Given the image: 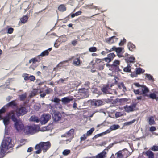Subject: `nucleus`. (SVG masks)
Segmentation results:
<instances>
[{"mask_svg": "<svg viewBox=\"0 0 158 158\" xmlns=\"http://www.w3.org/2000/svg\"><path fill=\"white\" fill-rule=\"evenodd\" d=\"M37 127L35 126H27L25 127L24 131L27 134L33 135L36 132Z\"/></svg>", "mask_w": 158, "mask_h": 158, "instance_id": "5", "label": "nucleus"}, {"mask_svg": "<svg viewBox=\"0 0 158 158\" xmlns=\"http://www.w3.org/2000/svg\"><path fill=\"white\" fill-rule=\"evenodd\" d=\"M120 151L123 158H127L130 155V152L126 149H125Z\"/></svg>", "mask_w": 158, "mask_h": 158, "instance_id": "19", "label": "nucleus"}, {"mask_svg": "<svg viewBox=\"0 0 158 158\" xmlns=\"http://www.w3.org/2000/svg\"><path fill=\"white\" fill-rule=\"evenodd\" d=\"M14 30V29L12 27L9 28L7 29V33L8 34H11L13 32Z\"/></svg>", "mask_w": 158, "mask_h": 158, "instance_id": "55", "label": "nucleus"}, {"mask_svg": "<svg viewBox=\"0 0 158 158\" xmlns=\"http://www.w3.org/2000/svg\"><path fill=\"white\" fill-rule=\"evenodd\" d=\"M146 77H147L148 78V79L149 81H154V78L150 74H146Z\"/></svg>", "mask_w": 158, "mask_h": 158, "instance_id": "48", "label": "nucleus"}, {"mask_svg": "<svg viewBox=\"0 0 158 158\" xmlns=\"http://www.w3.org/2000/svg\"><path fill=\"white\" fill-rule=\"evenodd\" d=\"M61 114L59 112H55L54 113V115L53 116V120L55 122H57L61 120Z\"/></svg>", "mask_w": 158, "mask_h": 158, "instance_id": "14", "label": "nucleus"}, {"mask_svg": "<svg viewBox=\"0 0 158 158\" xmlns=\"http://www.w3.org/2000/svg\"><path fill=\"white\" fill-rule=\"evenodd\" d=\"M27 97V94L24 93L19 95V98L21 101H24Z\"/></svg>", "mask_w": 158, "mask_h": 158, "instance_id": "37", "label": "nucleus"}, {"mask_svg": "<svg viewBox=\"0 0 158 158\" xmlns=\"http://www.w3.org/2000/svg\"><path fill=\"white\" fill-rule=\"evenodd\" d=\"M120 61L117 60H115L112 64L109 65V69L113 72H118L121 71L119 69V66Z\"/></svg>", "mask_w": 158, "mask_h": 158, "instance_id": "4", "label": "nucleus"}, {"mask_svg": "<svg viewBox=\"0 0 158 158\" xmlns=\"http://www.w3.org/2000/svg\"><path fill=\"white\" fill-rule=\"evenodd\" d=\"M74 130L73 129H71L69 131L61 135L62 137H65L69 138V139L66 140V141L70 142L72 138L73 137V133Z\"/></svg>", "mask_w": 158, "mask_h": 158, "instance_id": "8", "label": "nucleus"}, {"mask_svg": "<svg viewBox=\"0 0 158 158\" xmlns=\"http://www.w3.org/2000/svg\"><path fill=\"white\" fill-rule=\"evenodd\" d=\"M13 146L11 138L5 137L2 143L0 148V158H2L6 152Z\"/></svg>", "mask_w": 158, "mask_h": 158, "instance_id": "1", "label": "nucleus"}, {"mask_svg": "<svg viewBox=\"0 0 158 158\" xmlns=\"http://www.w3.org/2000/svg\"><path fill=\"white\" fill-rule=\"evenodd\" d=\"M140 96L137 97L136 98L138 100H144L145 99V96H144L143 94L140 95Z\"/></svg>", "mask_w": 158, "mask_h": 158, "instance_id": "47", "label": "nucleus"}, {"mask_svg": "<svg viewBox=\"0 0 158 158\" xmlns=\"http://www.w3.org/2000/svg\"><path fill=\"white\" fill-rule=\"evenodd\" d=\"M118 40V38L116 37L115 36H113L106 39V42L108 44H110L114 43L115 41H116Z\"/></svg>", "mask_w": 158, "mask_h": 158, "instance_id": "15", "label": "nucleus"}, {"mask_svg": "<svg viewBox=\"0 0 158 158\" xmlns=\"http://www.w3.org/2000/svg\"><path fill=\"white\" fill-rule=\"evenodd\" d=\"M77 41L76 40H74L72 41L71 44L73 46H75L77 44Z\"/></svg>", "mask_w": 158, "mask_h": 158, "instance_id": "63", "label": "nucleus"}, {"mask_svg": "<svg viewBox=\"0 0 158 158\" xmlns=\"http://www.w3.org/2000/svg\"><path fill=\"white\" fill-rule=\"evenodd\" d=\"M73 100L72 98H69L68 97H64L62 99V102L64 103H68Z\"/></svg>", "mask_w": 158, "mask_h": 158, "instance_id": "24", "label": "nucleus"}, {"mask_svg": "<svg viewBox=\"0 0 158 158\" xmlns=\"http://www.w3.org/2000/svg\"><path fill=\"white\" fill-rule=\"evenodd\" d=\"M94 130V128L93 127L91 128L90 130L88 131L87 132L86 135L89 136L90 135Z\"/></svg>", "mask_w": 158, "mask_h": 158, "instance_id": "44", "label": "nucleus"}, {"mask_svg": "<svg viewBox=\"0 0 158 158\" xmlns=\"http://www.w3.org/2000/svg\"><path fill=\"white\" fill-rule=\"evenodd\" d=\"M115 55L114 53H111L107 55V57L104 58L105 60L107 62H110L114 57Z\"/></svg>", "mask_w": 158, "mask_h": 158, "instance_id": "16", "label": "nucleus"}, {"mask_svg": "<svg viewBox=\"0 0 158 158\" xmlns=\"http://www.w3.org/2000/svg\"><path fill=\"white\" fill-rule=\"evenodd\" d=\"M116 155H117L116 158H123L122 154L120 151L117 152L116 154Z\"/></svg>", "mask_w": 158, "mask_h": 158, "instance_id": "50", "label": "nucleus"}, {"mask_svg": "<svg viewBox=\"0 0 158 158\" xmlns=\"http://www.w3.org/2000/svg\"><path fill=\"white\" fill-rule=\"evenodd\" d=\"M131 67L129 64L127 66L124 68L123 70L125 72L130 73L131 72Z\"/></svg>", "mask_w": 158, "mask_h": 158, "instance_id": "35", "label": "nucleus"}, {"mask_svg": "<svg viewBox=\"0 0 158 158\" xmlns=\"http://www.w3.org/2000/svg\"><path fill=\"white\" fill-rule=\"evenodd\" d=\"M108 94H117V92L116 91L115 89H111L109 88Z\"/></svg>", "mask_w": 158, "mask_h": 158, "instance_id": "40", "label": "nucleus"}, {"mask_svg": "<svg viewBox=\"0 0 158 158\" xmlns=\"http://www.w3.org/2000/svg\"><path fill=\"white\" fill-rule=\"evenodd\" d=\"M15 100H13L7 104L5 106L7 107H16L17 106V104L15 102Z\"/></svg>", "mask_w": 158, "mask_h": 158, "instance_id": "20", "label": "nucleus"}, {"mask_svg": "<svg viewBox=\"0 0 158 158\" xmlns=\"http://www.w3.org/2000/svg\"><path fill=\"white\" fill-rule=\"evenodd\" d=\"M58 10L61 12H64L66 10V8L64 4L60 5L58 8Z\"/></svg>", "mask_w": 158, "mask_h": 158, "instance_id": "32", "label": "nucleus"}, {"mask_svg": "<svg viewBox=\"0 0 158 158\" xmlns=\"http://www.w3.org/2000/svg\"><path fill=\"white\" fill-rule=\"evenodd\" d=\"M156 130V127L154 126H152L150 128L149 131L151 132H153Z\"/></svg>", "mask_w": 158, "mask_h": 158, "instance_id": "60", "label": "nucleus"}, {"mask_svg": "<svg viewBox=\"0 0 158 158\" xmlns=\"http://www.w3.org/2000/svg\"><path fill=\"white\" fill-rule=\"evenodd\" d=\"M6 111L5 109L4 108L2 107L1 109L0 110V114H2L4 113Z\"/></svg>", "mask_w": 158, "mask_h": 158, "instance_id": "64", "label": "nucleus"}, {"mask_svg": "<svg viewBox=\"0 0 158 158\" xmlns=\"http://www.w3.org/2000/svg\"><path fill=\"white\" fill-rule=\"evenodd\" d=\"M97 50V48L94 47H90L89 49V51L92 52H96Z\"/></svg>", "mask_w": 158, "mask_h": 158, "instance_id": "51", "label": "nucleus"}, {"mask_svg": "<svg viewBox=\"0 0 158 158\" xmlns=\"http://www.w3.org/2000/svg\"><path fill=\"white\" fill-rule=\"evenodd\" d=\"M105 65L103 61H100L99 64H98V66L97 68L98 70H102L103 69Z\"/></svg>", "mask_w": 158, "mask_h": 158, "instance_id": "25", "label": "nucleus"}, {"mask_svg": "<svg viewBox=\"0 0 158 158\" xmlns=\"http://www.w3.org/2000/svg\"><path fill=\"white\" fill-rule=\"evenodd\" d=\"M4 123L5 126H7L9 124L10 118L9 116H6L2 119Z\"/></svg>", "mask_w": 158, "mask_h": 158, "instance_id": "31", "label": "nucleus"}, {"mask_svg": "<svg viewBox=\"0 0 158 158\" xmlns=\"http://www.w3.org/2000/svg\"><path fill=\"white\" fill-rule=\"evenodd\" d=\"M14 127L18 132L21 131L23 130H24L25 127L24 124L20 120L15 123L14 124Z\"/></svg>", "mask_w": 158, "mask_h": 158, "instance_id": "10", "label": "nucleus"}, {"mask_svg": "<svg viewBox=\"0 0 158 158\" xmlns=\"http://www.w3.org/2000/svg\"><path fill=\"white\" fill-rule=\"evenodd\" d=\"M51 144L49 141L40 142L36 145L35 149L37 150L35 153L36 154L40 153L42 151L43 152H46L51 147Z\"/></svg>", "mask_w": 158, "mask_h": 158, "instance_id": "2", "label": "nucleus"}, {"mask_svg": "<svg viewBox=\"0 0 158 158\" xmlns=\"http://www.w3.org/2000/svg\"><path fill=\"white\" fill-rule=\"evenodd\" d=\"M87 138V137L86 136V135L85 134H83V136L81 137L80 138L81 141H82L85 140Z\"/></svg>", "mask_w": 158, "mask_h": 158, "instance_id": "58", "label": "nucleus"}, {"mask_svg": "<svg viewBox=\"0 0 158 158\" xmlns=\"http://www.w3.org/2000/svg\"><path fill=\"white\" fill-rule=\"evenodd\" d=\"M109 89V85H107L103 86V87L101 89V91L103 93L108 94Z\"/></svg>", "mask_w": 158, "mask_h": 158, "instance_id": "22", "label": "nucleus"}, {"mask_svg": "<svg viewBox=\"0 0 158 158\" xmlns=\"http://www.w3.org/2000/svg\"><path fill=\"white\" fill-rule=\"evenodd\" d=\"M126 40L124 38H123V40H121L120 41V42L119 43V46H122L124 44L126 43Z\"/></svg>", "mask_w": 158, "mask_h": 158, "instance_id": "52", "label": "nucleus"}, {"mask_svg": "<svg viewBox=\"0 0 158 158\" xmlns=\"http://www.w3.org/2000/svg\"><path fill=\"white\" fill-rule=\"evenodd\" d=\"M92 91L93 93L97 94L98 95H100L102 94V91L100 89L96 88H93Z\"/></svg>", "mask_w": 158, "mask_h": 158, "instance_id": "36", "label": "nucleus"}, {"mask_svg": "<svg viewBox=\"0 0 158 158\" xmlns=\"http://www.w3.org/2000/svg\"><path fill=\"white\" fill-rule=\"evenodd\" d=\"M49 54V52L48 50H46L42 52L40 54V56H48Z\"/></svg>", "mask_w": 158, "mask_h": 158, "instance_id": "41", "label": "nucleus"}, {"mask_svg": "<svg viewBox=\"0 0 158 158\" xmlns=\"http://www.w3.org/2000/svg\"><path fill=\"white\" fill-rule=\"evenodd\" d=\"M106 151L104 150L101 153L98 154L96 156L92 157L93 158H106Z\"/></svg>", "mask_w": 158, "mask_h": 158, "instance_id": "17", "label": "nucleus"}, {"mask_svg": "<svg viewBox=\"0 0 158 158\" xmlns=\"http://www.w3.org/2000/svg\"><path fill=\"white\" fill-rule=\"evenodd\" d=\"M144 72V70H143L141 68H137L135 69L136 73L135 74L134 73H132L131 74V76L133 77H136L137 75L142 73H143Z\"/></svg>", "mask_w": 158, "mask_h": 158, "instance_id": "13", "label": "nucleus"}, {"mask_svg": "<svg viewBox=\"0 0 158 158\" xmlns=\"http://www.w3.org/2000/svg\"><path fill=\"white\" fill-rule=\"evenodd\" d=\"M72 59H73V62L72 63L73 65L76 66H80L82 63V61H81L79 57H73L69 59V60H66L64 62H68L69 60H71Z\"/></svg>", "mask_w": 158, "mask_h": 158, "instance_id": "7", "label": "nucleus"}, {"mask_svg": "<svg viewBox=\"0 0 158 158\" xmlns=\"http://www.w3.org/2000/svg\"><path fill=\"white\" fill-rule=\"evenodd\" d=\"M136 106V103H133L131 104L130 106L126 105L124 106V109L126 112H129L136 110H137Z\"/></svg>", "mask_w": 158, "mask_h": 158, "instance_id": "9", "label": "nucleus"}, {"mask_svg": "<svg viewBox=\"0 0 158 158\" xmlns=\"http://www.w3.org/2000/svg\"><path fill=\"white\" fill-rule=\"evenodd\" d=\"M118 87L119 89H122L124 92H125L127 90L123 82L119 83L118 85Z\"/></svg>", "mask_w": 158, "mask_h": 158, "instance_id": "28", "label": "nucleus"}, {"mask_svg": "<svg viewBox=\"0 0 158 158\" xmlns=\"http://www.w3.org/2000/svg\"><path fill=\"white\" fill-rule=\"evenodd\" d=\"M51 118V116L48 114H44L40 118V122L42 124H45Z\"/></svg>", "mask_w": 158, "mask_h": 158, "instance_id": "11", "label": "nucleus"}, {"mask_svg": "<svg viewBox=\"0 0 158 158\" xmlns=\"http://www.w3.org/2000/svg\"><path fill=\"white\" fill-rule=\"evenodd\" d=\"M89 89L88 88H82L78 90V95L81 98H85L89 96Z\"/></svg>", "mask_w": 158, "mask_h": 158, "instance_id": "6", "label": "nucleus"}, {"mask_svg": "<svg viewBox=\"0 0 158 158\" xmlns=\"http://www.w3.org/2000/svg\"><path fill=\"white\" fill-rule=\"evenodd\" d=\"M30 120L32 121L35 122L36 123H38L40 121L37 117L35 116H31L30 118Z\"/></svg>", "mask_w": 158, "mask_h": 158, "instance_id": "34", "label": "nucleus"}, {"mask_svg": "<svg viewBox=\"0 0 158 158\" xmlns=\"http://www.w3.org/2000/svg\"><path fill=\"white\" fill-rule=\"evenodd\" d=\"M149 124L150 125H152L155 124V122L154 120L153 117L151 116L149 118Z\"/></svg>", "mask_w": 158, "mask_h": 158, "instance_id": "38", "label": "nucleus"}, {"mask_svg": "<svg viewBox=\"0 0 158 158\" xmlns=\"http://www.w3.org/2000/svg\"><path fill=\"white\" fill-rule=\"evenodd\" d=\"M27 111L25 107H21L17 109L16 112L18 116H23L25 114Z\"/></svg>", "mask_w": 158, "mask_h": 158, "instance_id": "12", "label": "nucleus"}, {"mask_svg": "<svg viewBox=\"0 0 158 158\" xmlns=\"http://www.w3.org/2000/svg\"><path fill=\"white\" fill-rule=\"evenodd\" d=\"M92 104L93 105H94L96 106H98L102 104V102L100 100H98L93 101L92 102Z\"/></svg>", "mask_w": 158, "mask_h": 158, "instance_id": "30", "label": "nucleus"}, {"mask_svg": "<svg viewBox=\"0 0 158 158\" xmlns=\"http://www.w3.org/2000/svg\"><path fill=\"white\" fill-rule=\"evenodd\" d=\"M53 90L50 88H47L45 90V92L47 94H48L52 92Z\"/></svg>", "mask_w": 158, "mask_h": 158, "instance_id": "53", "label": "nucleus"}, {"mask_svg": "<svg viewBox=\"0 0 158 158\" xmlns=\"http://www.w3.org/2000/svg\"><path fill=\"white\" fill-rule=\"evenodd\" d=\"M135 58L134 57L131 56L125 59L127 63H133L135 62Z\"/></svg>", "mask_w": 158, "mask_h": 158, "instance_id": "29", "label": "nucleus"}, {"mask_svg": "<svg viewBox=\"0 0 158 158\" xmlns=\"http://www.w3.org/2000/svg\"><path fill=\"white\" fill-rule=\"evenodd\" d=\"M119 126L118 125H114L111 126L110 127V129L112 131L114 130L119 128Z\"/></svg>", "mask_w": 158, "mask_h": 158, "instance_id": "45", "label": "nucleus"}, {"mask_svg": "<svg viewBox=\"0 0 158 158\" xmlns=\"http://www.w3.org/2000/svg\"><path fill=\"white\" fill-rule=\"evenodd\" d=\"M149 97L150 98L154 99L156 98V95L154 93H151L149 95Z\"/></svg>", "mask_w": 158, "mask_h": 158, "instance_id": "49", "label": "nucleus"}, {"mask_svg": "<svg viewBox=\"0 0 158 158\" xmlns=\"http://www.w3.org/2000/svg\"><path fill=\"white\" fill-rule=\"evenodd\" d=\"M38 62V61L37 58L35 57L30 59L29 61V63H31L32 62L33 64H35Z\"/></svg>", "mask_w": 158, "mask_h": 158, "instance_id": "43", "label": "nucleus"}, {"mask_svg": "<svg viewBox=\"0 0 158 158\" xmlns=\"http://www.w3.org/2000/svg\"><path fill=\"white\" fill-rule=\"evenodd\" d=\"M65 80V79H63L62 78H60L57 81V83L58 84H60V83H63Z\"/></svg>", "mask_w": 158, "mask_h": 158, "instance_id": "62", "label": "nucleus"}, {"mask_svg": "<svg viewBox=\"0 0 158 158\" xmlns=\"http://www.w3.org/2000/svg\"><path fill=\"white\" fill-rule=\"evenodd\" d=\"M127 47L129 50L131 51H133L136 48L135 46L131 42L128 43Z\"/></svg>", "mask_w": 158, "mask_h": 158, "instance_id": "27", "label": "nucleus"}, {"mask_svg": "<svg viewBox=\"0 0 158 158\" xmlns=\"http://www.w3.org/2000/svg\"><path fill=\"white\" fill-rule=\"evenodd\" d=\"M37 92V89H34L32 91L29 95L30 98H31L33 96H35Z\"/></svg>", "mask_w": 158, "mask_h": 158, "instance_id": "39", "label": "nucleus"}, {"mask_svg": "<svg viewBox=\"0 0 158 158\" xmlns=\"http://www.w3.org/2000/svg\"><path fill=\"white\" fill-rule=\"evenodd\" d=\"M28 19V16L27 15L23 16L20 19V21L22 23L24 24L26 23Z\"/></svg>", "mask_w": 158, "mask_h": 158, "instance_id": "33", "label": "nucleus"}, {"mask_svg": "<svg viewBox=\"0 0 158 158\" xmlns=\"http://www.w3.org/2000/svg\"><path fill=\"white\" fill-rule=\"evenodd\" d=\"M25 75L24 80L25 81L29 80L31 81H33L35 80V77L33 75H31L29 76V74L26 73Z\"/></svg>", "mask_w": 158, "mask_h": 158, "instance_id": "18", "label": "nucleus"}, {"mask_svg": "<svg viewBox=\"0 0 158 158\" xmlns=\"http://www.w3.org/2000/svg\"><path fill=\"white\" fill-rule=\"evenodd\" d=\"M152 151H158V146H153L151 147V149Z\"/></svg>", "mask_w": 158, "mask_h": 158, "instance_id": "56", "label": "nucleus"}, {"mask_svg": "<svg viewBox=\"0 0 158 158\" xmlns=\"http://www.w3.org/2000/svg\"><path fill=\"white\" fill-rule=\"evenodd\" d=\"M85 8L86 9L88 8L90 9H95V10H99L100 9L96 6L93 5V4L86 5L85 6Z\"/></svg>", "mask_w": 158, "mask_h": 158, "instance_id": "21", "label": "nucleus"}, {"mask_svg": "<svg viewBox=\"0 0 158 158\" xmlns=\"http://www.w3.org/2000/svg\"><path fill=\"white\" fill-rule=\"evenodd\" d=\"M122 51V48H117L116 52H117V53H120Z\"/></svg>", "mask_w": 158, "mask_h": 158, "instance_id": "59", "label": "nucleus"}, {"mask_svg": "<svg viewBox=\"0 0 158 158\" xmlns=\"http://www.w3.org/2000/svg\"><path fill=\"white\" fill-rule=\"evenodd\" d=\"M90 83L88 81H87L85 82V83L84 84V85L86 87L89 88Z\"/></svg>", "mask_w": 158, "mask_h": 158, "instance_id": "61", "label": "nucleus"}, {"mask_svg": "<svg viewBox=\"0 0 158 158\" xmlns=\"http://www.w3.org/2000/svg\"><path fill=\"white\" fill-rule=\"evenodd\" d=\"M133 92L136 95L143 94L144 96H147V93L149 92L148 88L145 86L143 85L139 87L138 89H133Z\"/></svg>", "mask_w": 158, "mask_h": 158, "instance_id": "3", "label": "nucleus"}, {"mask_svg": "<svg viewBox=\"0 0 158 158\" xmlns=\"http://www.w3.org/2000/svg\"><path fill=\"white\" fill-rule=\"evenodd\" d=\"M8 115L10 116H11V119L15 123L19 120L17 119V118L15 117V115L13 112L9 113Z\"/></svg>", "mask_w": 158, "mask_h": 158, "instance_id": "23", "label": "nucleus"}, {"mask_svg": "<svg viewBox=\"0 0 158 158\" xmlns=\"http://www.w3.org/2000/svg\"><path fill=\"white\" fill-rule=\"evenodd\" d=\"M147 156L148 157V158H154V153L153 152L150 150L147 151L145 153Z\"/></svg>", "mask_w": 158, "mask_h": 158, "instance_id": "26", "label": "nucleus"}, {"mask_svg": "<svg viewBox=\"0 0 158 158\" xmlns=\"http://www.w3.org/2000/svg\"><path fill=\"white\" fill-rule=\"evenodd\" d=\"M52 101L54 102L55 103H59L60 101V100L58 98L55 97L54 98V99L52 100Z\"/></svg>", "mask_w": 158, "mask_h": 158, "instance_id": "57", "label": "nucleus"}, {"mask_svg": "<svg viewBox=\"0 0 158 158\" xmlns=\"http://www.w3.org/2000/svg\"><path fill=\"white\" fill-rule=\"evenodd\" d=\"M70 153V150L69 149H65L63 152L62 154L63 155L65 156L68 155Z\"/></svg>", "mask_w": 158, "mask_h": 158, "instance_id": "46", "label": "nucleus"}, {"mask_svg": "<svg viewBox=\"0 0 158 158\" xmlns=\"http://www.w3.org/2000/svg\"><path fill=\"white\" fill-rule=\"evenodd\" d=\"M116 49H117V48H116L115 47L113 46L112 47V48H111V49H110L109 50H108V49H107L106 48H105V50L106 51H108V52H112V51H114V50H115L116 51Z\"/></svg>", "mask_w": 158, "mask_h": 158, "instance_id": "54", "label": "nucleus"}, {"mask_svg": "<svg viewBox=\"0 0 158 158\" xmlns=\"http://www.w3.org/2000/svg\"><path fill=\"white\" fill-rule=\"evenodd\" d=\"M135 121V119H133V120L130 121L125 122L124 123V126L130 125L134 123Z\"/></svg>", "mask_w": 158, "mask_h": 158, "instance_id": "42", "label": "nucleus"}]
</instances>
